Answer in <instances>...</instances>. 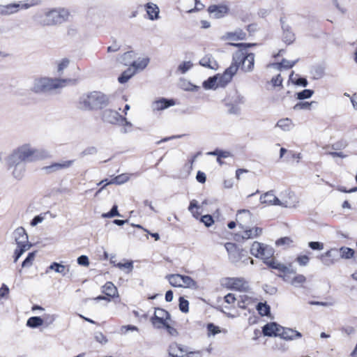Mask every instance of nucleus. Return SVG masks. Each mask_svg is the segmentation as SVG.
I'll use <instances>...</instances> for the list:
<instances>
[{
	"instance_id": "f257e3e1",
	"label": "nucleus",
	"mask_w": 357,
	"mask_h": 357,
	"mask_svg": "<svg viewBox=\"0 0 357 357\" xmlns=\"http://www.w3.org/2000/svg\"><path fill=\"white\" fill-rule=\"evenodd\" d=\"M51 153L46 149H37L30 144H24L5 155L0 154V160L6 165L25 164L27 162H36L50 158Z\"/></svg>"
},
{
	"instance_id": "f03ea898",
	"label": "nucleus",
	"mask_w": 357,
	"mask_h": 357,
	"mask_svg": "<svg viewBox=\"0 0 357 357\" xmlns=\"http://www.w3.org/2000/svg\"><path fill=\"white\" fill-rule=\"evenodd\" d=\"M70 12L66 8H45L36 11L32 15L33 22L41 26H52L66 21Z\"/></svg>"
},
{
	"instance_id": "7ed1b4c3",
	"label": "nucleus",
	"mask_w": 357,
	"mask_h": 357,
	"mask_svg": "<svg viewBox=\"0 0 357 357\" xmlns=\"http://www.w3.org/2000/svg\"><path fill=\"white\" fill-rule=\"evenodd\" d=\"M109 98L99 91L82 94L77 101V107L84 111L102 109L109 104Z\"/></svg>"
},
{
	"instance_id": "20e7f679",
	"label": "nucleus",
	"mask_w": 357,
	"mask_h": 357,
	"mask_svg": "<svg viewBox=\"0 0 357 357\" xmlns=\"http://www.w3.org/2000/svg\"><path fill=\"white\" fill-rule=\"evenodd\" d=\"M238 66L236 63H231L227 68L223 74H218L213 77H209L203 82V87L206 89L215 90L219 87H224L229 83L233 76L236 73Z\"/></svg>"
},
{
	"instance_id": "39448f33",
	"label": "nucleus",
	"mask_w": 357,
	"mask_h": 357,
	"mask_svg": "<svg viewBox=\"0 0 357 357\" xmlns=\"http://www.w3.org/2000/svg\"><path fill=\"white\" fill-rule=\"evenodd\" d=\"M71 79L52 78L47 77H38L34 79L31 91L37 93H45L66 86Z\"/></svg>"
},
{
	"instance_id": "423d86ee",
	"label": "nucleus",
	"mask_w": 357,
	"mask_h": 357,
	"mask_svg": "<svg viewBox=\"0 0 357 357\" xmlns=\"http://www.w3.org/2000/svg\"><path fill=\"white\" fill-rule=\"evenodd\" d=\"M15 241L17 244V248L14 252V262H16L19 258L31 247L29 242L28 235L23 227H18L14 231Z\"/></svg>"
},
{
	"instance_id": "0eeeda50",
	"label": "nucleus",
	"mask_w": 357,
	"mask_h": 357,
	"mask_svg": "<svg viewBox=\"0 0 357 357\" xmlns=\"http://www.w3.org/2000/svg\"><path fill=\"white\" fill-rule=\"evenodd\" d=\"M245 102L244 96L237 91L229 93L225 99V106L230 114L239 115Z\"/></svg>"
},
{
	"instance_id": "6e6552de",
	"label": "nucleus",
	"mask_w": 357,
	"mask_h": 357,
	"mask_svg": "<svg viewBox=\"0 0 357 357\" xmlns=\"http://www.w3.org/2000/svg\"><path fill=\"white\" fill-rule=\"evenodd\" d=\"M250 253L255 257L262 259L265 264L273 257L274 251L270 246L255 241L251 245Z\"/></svg>"
},
{
	"instance_id": "1a4fd4ad",
	"label": "nucleus",
	"mask_w": 357,
	"mask_h": 357,
	"mask_svg": "<svg viewBox=\"0 0 357 357\" xmlns=\"http://www.w3.org/2000/svg\"><path fill=\"white\" fill-rule=\"evenodd\" d=\"M246 33L241 29L235 30L234 31H230L225 33L222 38L224 40L230 41L229 45L239 47L241 51H243L248 47L255 45L254 43H234V41L241 40L245 38Z\"/></svg>"
},
{
	"instance_id": "9d476101",
	"label": "nucleus",
	"mask_w": 357,
	"mask_h": 357,
	"mask_svg": "<svg viewBox=\"0 0 357 357\" xmlns=\"http://www.w3.org/2000/svg\"><path fill=\"white\" fill-rule=\"evenodd\" d=\"M37 3L34 0H31L30 3L20 1L19 3H13L6 5H0V15H10L15 14L20 10H26L36 5Z\"/></svg>"
},
{
	"instance_id": "9b49d317",
	"label": "nucleus",
	"mask_w": 357,
	"mask_h": 357,
	"mask_svg": "<svg viewBox=\"0 0 357 357\" xmlns=\"http://www.w3.org/2000/svg\"><path fill=\"white\" fill-rule=\"evenodd\" d=\"M221 285L227 289H235L240 293L249 290L248 282L243 278H225L222 279Z\"/></svg>"
},
{
	"instance_id": "f8f14e48",
	"label": "nucleus",
	"mask_w": 357,
	"mask_h": 357,
	"mask_svg": "<svg viewBox=\"0 0 357 357\" xmlns=\"http://www.w3.org/2000/svg\"><path fill=\"white\" fill-rule=\"evenodd\" d=\"M265 264L270 268L278 270L280 272L278 276L282 278L285 282H289L290 275L295 273L294 271L290 268L291 265L287 266L285 264L272 259V257L269 258Z\"/></svg>"
},
{
	"instance_id": "ddd939ff",
	"label": "nucleus",
	"mask_w": 357,
	"mask_h": 357,
	"mask_svg": "<svg viewBox=\"0 0 357 357\" xmlns=\"http://www.w3.org/2000/svg\"><path fill=\"white\" fill-rule=\"evenodd\" d=\"M299 203L298 198L296 195L289 191L284 190L280 192L279 195L278 206L284 208H296Z\"/></svg>"
},
{
	"instance_id": "4468645a",
	"label": "nucleus",
	"mask_w": 357,
	"mask_h": 357,
	"mask_svg": "<svg viewBox=\"0 0 357 357\" xmlns=\"http://www.w3.org/2000/svg\"><path fill=\"white\" fill-rule=\"evenodd\" d=\"M169 319L170 316L167 311L162 308H156L151 321L155 328H162L164 326H167Z\"/></svg>"
},
{
	"instance_id": "2eb2a0df",
	"label": "nucleus",
	"mask_w": 357,
	"mask_h": 357,
	"mask_svg": "<svg viewBox=\"0 0 357 357\" xmlns=\"http://www.w3.org/2000/svg\"><path fill=\"white\" fill-rule=\"evenodd\" d=\"M225 248L228 253L229 259L233 264H236L245 257L243 249L238 248L235 243H226Z\"/></svg>"
},
{
	"instance_id": "dca6fc26",
	"label": "nucleus",
	"mask_w": 357,
	"mask_h": 357,
	"mask_svg": "<svg viewBox=\"0 0 357 357\" xmlns=\"http://www.w3.org/2000/svg\"><path fill=\"white\" fill-rule=\"evenodd\" d=\"M207 10L211 17L220 19L227 15L229 9L225 4H214L210 6Z\"/></svg>"
},
{
	"instance_id": "f3484780",
	"label": "nucleus",
	"mask_w": 357,
	"mask_h": 357,
	"mask_svg": "<svg viewBox=\"0 0 357 357\" xmlns=\"http://www.w3.org/2000/svg\"><path fill=\"white\" fill-rule=\"evenodd\" d=\"M255 300V293L251 291L249 287L248 291H243L238 295V307L240 308H245L248 305L254 303Z\"/></svg>"
},
{
	"instance_id": "a211bd4d",
	"label": "nucleus",
	"mask_w": 357,
	"mask_h": 357,
	"mask_svg": "<svg viewBox=\"0 0 357 357\" xmlns=\"http://www.w3.org/2000/svg\"><path fill=\"white\" fill-rule=\"evenodd\" d=\"M122 116L118 111L112 109H105L102 114L103 121L113 125L120 124Z\"/></svg>"
},
{
	"instance_id": "6ab92c4d",
	"label": "nucleus",
	"mask_w": 357,
	"mask_h": 357,
	"mask_svg": "<svg viewBox=\"0 0 357 357\" xmlns=\"http://www.w3.org/2000/svg\"><path fill=\"white\" fill-rule=\"evenodd\" d=\"M241 230L236 234V236L242 239H250L258 237L262 233V229L259 227H253L248 229L247 226L240 227Z\"/></svg>"
},
{
	"instance_id": "aec40b11",
	"label": "nucleus",
	"mask_w": 357,
	"mask_h": 357,
	"mask_svg": "<svg viewBox=\"0 0 357 357\" xmlns=\"http://www.w3.org/2000/svg\"><path fill=\"white\" fill-rule=\"evenodd\" d=\"M9 171L12 178L16 181H21L25 176L26 165H15L10 166H6Z\"/></svg>"
},
{
	"instance_id": "412c9836",
	"label": "nucleus",
	"mask_w": 357,
	"mask_h": 357,
	"mask_svg": "<svg viewBox=\"0 0 357 357\" xmlns=\"http://www.w3.org/2000/svg\"><path fill=\"white\" fill-rule=\"evenodd\" d=\"M252 215L250 211L246 209L239 210L236 214V221L239 227L246 226L252 222Z\"/></svg>"
},
{
	"instance_id": "4be33fe9",
	"label": "nucleus",
	"mask_w": 357,
	"mask_h": 357,
	"mask_svg": "<svg viewBox=\"0 0 357 357\" xmlns=\"http://www.w3.org/2000/svg\"><path fill=\"white\" fill-rule=\"evenodd\" d=\"M279 337L286 340H294L296 339L301 338L302 334L292 328L281 327Z\"/></svg>"
},
{
	"instance_id": "5701e85b",
	"label": "nucleus",
	"mask_w": 357,
	"mask_h": 357,
	"mask_svg": "<svg viewBox=\"0 0 357 357\" xmlns=\"http://www.w3.org/2000/svg\"><path fill=\"white\" fill-rule=\"evenodd\" d=\"M73 164V160H64L59 162H54L49 166L43 167L47 173H53L61 169H67Z\"/></svg>"
},
{
	"instance_id": "b1692460",
	"label": "nucleus",
	"mask_w": 357,
	"mask_h": 357,
	"mask_svg": "<svg viewBox=\"0 0 357 357\" xmlns=\"http://www.w3.org/2000/svg\"><path fill=\"white\" fill-rule=\"evenodd\" d=\"M174 102L172 100H168L165 98H160L154 100L151 104V109L153 112H159L165 109L170 106H173Z\"/></svg>"
},
{
	"instance_id": "393cba45",
	"label": "nucleus",
	"mask_w": 357,
	"mask_h": 357,
	"mask_svg": "<svg viewBox=\"0 0 357 357\" xmlns=\"http://www.w3.org/2000/svg\"><path fill=\"white\" fill-rule=\"evenodd\" d=\"M281 327L282 326L275 322L268 323L263 327L262 332L266 336H279Z\"/></svg>"
},
{
	"instance_id": "a878e982",
	"label": "nucleus",
	"mask_w": 357,
	"mask_h": 357,
	"mask_svg": "<svg viewBox=\"0 0 357 357\" xmlns=\"http://www.w3.org/2000/svg\"><path fill=\"white\" fill-rule=\"evenodd\" d=\"M259 200L261 204L278 206L279 197H277L274 192L271 190L261 195Z\"/></svg>"
},
{
	"instance_id": "bb28decb",
	"label": "nucleus",
	"mask_w": 357,
	"mask_h": 357,
	"mask_svg": "<svg viewBox=\"0 0 357 357\" xmlns=\"http://www.w3.org/2000/svg\"><path fill=\"white\" fill-rule=\"evenodd\" d=\"M145 9L150 20L153 21L159 19L160 9L155 3H147L145 5Z\"/></svg>"
},
{
	"instance_id": "cd10ccee",
	"label": "nucleus",
	"mask_w": 357,
	"mask_h": 357,
	"mask_svg": "<svg viewBox=\"0 0 357 357\" xmlns=\"http://www.w3.org/2000/svg\"><path fill=\"white\" fill-rule=\"evenodd\" d=\"M69 271V268L58 262H52L47 268L45 273H49L50 271H54L56 273H59L63 276H65L67 272Z\"/></svg>"
},
{
	"instance_id": "c85d7f7f",
	"label": "nucleus",
	"mask_w": 357,
	"mask_h": 357,
	"mask_svg": "<svg viewBox=\"0 0 357 357\" xmlns=\"http://www.w3.org/2000/svg\"><path fill=\"white\" fill-rule=\"evenodd\" d=\"M149 59L147 57H139L136 60H133L130 65V68H132L136 73L138 71L143 70L149 64Z\"/></svg>"
},
{
	"instance_id": "c756f323",
	"label": "nucleus",
	"mask_w": 357,
	"mask_h": 357,
	"mask_svg": "<svg viewBox=\"0 0 357 357\" xmlns=\"http://www.w3.org/2000/svg\"><path fill=\"white\" fill-rule=\"evenodd\" d=\"M255 55L254 54H247L242 61V69L245 72H251L254 68Z\"/></svg>"
},
{
	"instance_id": "7c9ffc66",
	"label": "nucleus",
	"mask_w": 357,
	"mask_h": 357,
	"mask_svg": "<svg viewBox=\"0 0 357 357\" xmlns=\"http://www.w3.org/2000/svg\"><path fill=\"white\" fill-rule=\"evenodd\" d=\"M130 179V175L128 174H120L117 176H116L115 178H114L113 179H112L109 182H107L98 191L97 193H99L100 192H101L103 188L107 185H109V184H117V185H121V184H123L125 183L126 182H127L128 180Z\"/></svg>"
},
{
	"instance_id": "2f4dec72",
	"label": "nucleus",
	"mask_w": 357,
	"mask_h": 357,
	"mask_svg": "<svg viewBox=\"0 0 357 357\" xmlns=\"http://www.w3.org/2000/svg\"><path fill=\"white\" fill-rule=\"evenodd\" d=\"M276 127L279 128L282 131L289 132L294 128V124L291 119L289 118H284L280 119L277 122Z\"/></svg>"
},
{
	"instance_id": "473e14b6",
	"label": "nucleus",
	"mask_w": 357,
	"mask_h": 357,
	"mask_svg": "<svg viewBox=\"0 0 357 357\" xmlns=\"http://www.w3.org/2000/svg\"><path fill=\"white\" fill-rule=\"evenodd\" d=\"M199 63L206 68L216 70L218 67L216 61L210 55H206L199 61Z\"/></svg>"
},
{
	"instance_id": "72a5a7b5",
	"label": "nucleus",
	"mask_w": 357,
	"mask_h": 357,
	"mask_svg": "<svg viewBox=\"0 0 357 357\" xmlns=\"http://www.w3.org/2000/svg\"><path fill=\"white\" fill-rule=\"evenodd\" d=\"M102 292L107 296L115 297L118 296V291L115 285L111 282H107L102 287Z\"/></svg>"
},
{
	"instance_id": "f704fd0d",
	"label": "nucleus",
	"mask_w": 357,
	"mask_h": 357,
	"mask_svg": "<svg viewBox=\"0 0 357 357\" xmlns=\"http://www.w3.org/2000/svg\"><path fill=\"white\" fill-rule=\"evenodd\" d=\"M117 125L121 126V132L123 134L131 132L133 130V124L123 116L120 121V124Z\"/></svg>"
},
{
	"instance_id": "c9c22d12",
	"label": "nucleus",
	"mask_w": 357,
	"mask_h": 357,
	"mask_svg": "<svg viewBox=\"0 0 357 357\" xmlns=\"http://www.w3.org/2000/svg\"><path fill=\"white\" fill-rule=\"evenodd\" d=\"M169 354L171 357H178V353H183L187 351L182 345L174 342L169 345Z\"/></svg>"
},
{
	"instance_id": "e433bc0d",
	"label": "nucleus",
	"mask_w": 357,
	"mask_h": 357,
	"mask_svg": "<svg viewBox=\"0 0 357 357\" xmlns=\"http://www.w3.org/2000/svg\"><path fill=\"white\" fill-rule=\"evenodd\" d=\"M207 329V336L208 337L211 336H215L220 333H226L227 331L225 329H220V328L218 326L214 325L212 323L208 324L206 326Z\"/></svg>"
},
{
	"instance_id": "4c0bfd02",
	"label": "nucleus",
	"mask_w": 357,
	"mask_h": 357,
	"mask_svg": "<svg viewBox=\"0 0 357 357\" xmlns=\"http://www.w3.org/2000/svg\"><path fill=\"white\" fill-rule=\"evenodd\" d=\"M169 284L174 287H182V275L172 274L167 276Z\"/></svg>"
},
{
	"instance_id": "58836bf2",
	"label": "nucleus",
	"mask_w": 357,
	"mask_h": 357,
	"mask_svg": "<svg viewBox=\"0 0 357 357\" xmlns=\"http://www.w3.org/2000/svg\"><path fill=\"white\" fill-rule=\"evenodd\" d=\"M26 326L31 328H36L43 326V322L40 317H31L26 321Z\"/></svg>"
},
{
	"instance_id": "ea45409f",
	"label": "nucleus",
	"mask_w": 357,
	"mask_h": 357,
	"mask_svg": "<svg viewBox=\"0 0 357 357\" xmlns=\"http://www.w3.org/2000/svg\"><path fill=\"white\" fill-rule=\"evenodd\" d=\"M283 29V35L282 39L283 41L287 44L292 43L295 40V36L294 33L290 30L289 27L282 26Z\"/></svg>"
},
{
	"instance_id": "a19ab883",
	"label": "nucleus",
	"mask_w": 357,
	"mask_h": 357,
	"mask_svg": "<svg viewBox=\"0 0 357 357\" xmlns=\"http://www.w3.org/2000/svg\"><path fill=\"white\" fill-rule=\"evenodd\" d=\"M182 287L183 288H192L195 289L197 287V282L190 276L182 275Z\"/></svg>"
},
{
	"instance_id": "79ce46f5",
	"label": "nucleus",
	"mask_w": 357,
	"mask_h": 357,
	"mask_svg": "<svg viewBox=\"0 0 357 357\" xmlns=\"http://www.w3.org/2000/svg\"><path fill=\"white\" fill-rule=\"evenodd\" d=\"M136 73L132 68L129 67L125 70L121 75L119 77V82L121 84L126 83L130 78H131Z\"/></svg>"
},
{
	"instance_id": "37998d69",
	"label": "nucleus",
	"mask_w": 357,
	"mask_h": 357,
	"mask_svg": "<svg viewBox=\"0 0 357 357\" xmlns=\"http://www.w3.org/2000/svg\"><path fill=\"white\" fill-rule=\"evenodd\" d=\"M200 206L198 205V202L195 199H192L190 203L188 210L192 213L194 218H199L200 213L198 211V210Z\"/></svg>"
},
{
	"instance_id": "c03bdc74",
	"label": "nucleus",
	"mask_w": 357,
	"mask_h": 357,
	"mask_svg": "<svg viewBox=\"0 0 357 357\" xmlns=\"http://www.w3.org/2000/svg\"><path fill=\"white\" fill-rule=\"evenodd\" d=\"M340 253L342 258L349 259L354 257L355 252L350 248L342 247L340 249Z\"/></svg>"
},
{
	"instance_id": "a18cd8bd",
	"label": "nucleus",
	"mask_w": 357,
	"mask_h": 357,
	"mask_svg": "<svg viewBox=\"0 0 357 357\" xmlns=\"http://www.w3.org/2000/svg\"><path fill=\"white\" fill-rule=\"evenodd\" d=\"M135 53L133 52H127L121 56V62L126 66H130L134 60Z\"/></svg>"
},
{
	"instance_id": "49530a36",
	"label": "nucleus",
	"mask_w": 357,
	"mask_h": 357,
	"mask_svg": "<svg viewBox=\"0 0 357 357\" xmlns=\"http://www.w3.org/2000/svg\"><path fill=\"white\" fill-rule=\"evenodd\" d=\"M316 103L314 101H312V102H298L296 103L294 106V110H310L311 109V106Z\"/></svg>"
},
{
	"instance_id": "de8ad7c7",
	"label": "nucleus",
	"mask_w": 357,
	"mask_h": 357,
	"mask_svg": "<svg viewBox=\"0 0 357 357\" xmlns=\"http://www.w3.org/2000/svg\"><path fill=\"white\" fill-rule=\"evenodd\" d=\"M41 318L43 322V326L47 327L55 321L56 316L54 314H44Z\"/></svg>"
},
{
	"instance_id": "09e8293b",
	"label": "nucleus",
	"mask_w": 357,
	"mask_h": 357,
	"mask_svg": "<svg viewBox=\"0 0 357 357\" xmlns=\"http://www.w3.org/2000/svg\"><path fill=\"white\" fill-rule=\"evenodd\" d=\"M314 94V91L311 89H304L302 91L298 92L296 97L298 100H305L310 98Z\"/></svg>"
},
{
	"instance_id": "8fccbe9b",
	"label": "nucleus",
	"mask_w": 357,
	"mask_h": 357,
	"mask_svg": "<svg viewBox=\"0 0 357 357\" xmlns=\"http://www.w3.org/2000/svg\"><path fill=\"white\" fill-rule=\"evenodd\" d=\"M305 282V277L303 275H295L293 278L290 277V281L288 282L294 287H299Z\"/></svg>"
},
{
	"instance_id": "3c124183",
	"label": "nucleus",
	"mask_w": 357,
	"mask_h": 357,
	"mask_svg": "<svg viewBox=\"0 0 357 357\" xmlns=\"http://www.w3.org/2000/svg\"><path fill=\"white\" fill-rule=\"evenodd\" d=\"M275 244L278 247L287 248L292 245L293 241L289 237H284L276 241Z\"/></svg>"
},
{
	"instance_id": "603ef678",
	"label": "nucleus",
	"mask_w": 357,
	"mask_h": 357,
	"mask_svg": "<svg viewBox=\"0 0 357 357\" xmlns=\"http://www.w3.org/2000/svg\"><path fill=\"white\" fill-rule=\"evenodd\" d=\"M289 80L293 84H294L296 85H298V86H302L303 87L307 86L308 84V82L305 78H303V77L297 78V79L294 78L293 73H291V74L289 76Z\"/></svg>"
},
{
	"instance_id": "864d4df0",
	"label": "nucleus",
	"mask_w": 357,
	"mask_h": 357,
	"mask_svg": "<svg viewBox=\"0 0 357 357\" xmlns=\"http://www.w3.org/2000/svg\"><path fill=\"white\" fill-rule=\"evenodd\" d=\"M36 257V252L29 253L28 256L23 261L22 266L24 268L30 267L33 265Z\"/></svg>"
},
{
	"instance_id": "5fc2aeb1",
	"label": "nucleus",
	"mask_w": 357,
	"mask_h": 357,
	"mask_svg": "<svg viewBox=\"0 0 357 357\" xmlns=\"http://www.w3.org/2000/svg\"><path fill=\"white\" fill-rule=\"evenodd\" d=\"M69 65V60L67 59H63L59 61L57 63L56 72L59 75H61L65 69L68 68Z\"/></svg>"
},
{
	"instance_id": "6e6d98bb",
	"label": "nucleus",
	"mask_w": 357,
	"mask_h": 357,
	"mask_svg": "<svg viewBox=\"0 0 357 357\" xmlns=\"http://www.w3.org/2000/svg\"><path fill=\"white\" fill-rule=\"evenodd\" d=\"M257 310L261 316L268 315L270 312V307L266 303H258Z\"/></svg>"
},
{
	"instance_id": "4d7b16f0",
	"label": "nucleus",
	"mask_w": 357,
	"mask_h": 357,
	"mask_svg": "<svg viewBox=\"0 0 357 357\" xmlns=\"http://www.w3.org/2000/svg\"><path fill=\"white\" fill-rule=\"evenodd\" d=\"M114 266L121 270H127V273H130L133 269V263L132 261L126 263H117Z\"/></svg>"
},
{
	"instance_id": "13d9d810",
	"label": "nucleus",
	"mask_w": 357,
	"mask_h": 357,
	"mask_svg": "<svg viewBox=\"0 0 357 357\" xmlns=\"http://www.w3.org/2000/svg\"><path fill=\"white\" fill-rule=\"evenodd\" d=\"M115 216H121V214L119 213L117 205H114L110 211L108 213H102V217L103 218H112Z\"/></svg>"
},
{
	"instance_id": "bf43d9fd",
	"label": "nucleus",
	"mask_w": 357,
	"mask_h": 357,
	"mask_svg": "<svg viewBox=\"0 0 357 357\" xmlns=\"http://www.w3.org/2000/svg\"><path fill=\"white\" fill-rule=\"evenodd\" d=\"M195 7L187 10V13H192L203 10L205 5L202 3V0H194Z\"/></svg>"
},
{
	"instance_id": "052dcab7",
	"label": "nucleus",
	"mask_w": 357,
	"mask_h": 357,
	"mask_svg": "<svg viewBox=\"0 0 357 357\" xmlns=\"http://www.w3.org/2000/svg\"><path fill=\"white\" fill-rule=\"evenodd\" d=\"M9 292V287L6 284H2L1 287H0V301L8 298Z\"/></svg>"
},
{
	"instance_id": "680f3d73",
	"label": "nucleus",
	"mask_w": 357,
	"mask_h": 357,
	"mask_svg": "<svg viewBox=\"0 0 357 357\" xmlns=\"http://www.w3.org/2000/svg\"><path fill=\"white\" fill-rule=\"evenodd\" d=\"M179 309L185 313L189 311V302L183 297L179 298Z\"/></svg>"
},
{
	"instance_id": "e2e57ef3",
	"label": "nucleus",
	"mask_w": 357,
	"mask_h": 357,
	"mask_svg": "<svg viewBox=\"0 0 357 357\" xmlns=\"http://www.w3.org/2000/svg\"><path fill=\"white\" fill-rule=\"evenodd\" d=\"M192 66V64L190 61H184L178 66V69L181 73L184 74L189 70Z\"/></svg>"
},
{
	"instance_id": "0e129e2a",
	"label": "nucleus",
	"mask_w": 357,
	"mask_h": 357,
	"mask_svg": "<svg viewBox=\"0 0 357 357\" xmlns=\"http://www.w3.org/2000/svg\"><path fill=\"white\" fill-rule=\"evenodd\" d=\"M95 340L101 344H106L108 342L107 337L101 332H97L94 335Z\"/></svg>"
},
{
	"instance_id": "69168bd1",
	"label": "nucleus",
	"mask_w": 357,
	"mask_h": 357,
	"mask_svg": "<svg viewBox=\"0 0 357 357\" xmlns=\"http://www.w3.org/2000/svg\"><path fill=\"white\" fill-rule=\"evenodd\" d=\"M296 61H289L287 59H282V61L280 62L281 68L282 69H289L292 68L296 63Z\"/></svg>"
},
{
	"instance_id": "338daca9",
	"label": "nucleus",
	"mask_w": 357,
	"mask_h": 357,
	"mask_svg": "<svg viewBox=\"0 0 357 357\" xmlns=\"http://www.w3.org/2000/svg\"><path fill=\"white\" fill-rule=\"evenodd\" d=\"M225 301L228 304L233 305L236 301L238 303V296L229 293L225 296Z\"/></svg>"
},
{
	"instance_id": "774afa93",
	"label": "nucleus",
	"mask_w": 357,
	"mask_h": 357,
	"mask_svg": "<svg viewBox=\"0 0 357 357\" xmlns=\"http://www.w3.org/2000/svg\"><path fill=\"white\" fill-rule=\"evenodd\" d=\"M201 221L207 227L211 226L214 222L211 215H203L201 218Z\"/></svg>"
}]
</instances>
